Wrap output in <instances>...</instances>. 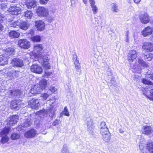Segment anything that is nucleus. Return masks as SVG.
<instances>
[{"label":"nucleus","instance_id":"obj_1","mask_svg":"<svg viewBox=\"0 0 153 153\" xmlns=\"http://www.w3.org/2000/svg\"><path fill=\"white\" fill-rule=\"evenodd\" d=\"M13 52V49L9 48L7 49L5 54L0 55V65L3 66L8 63L9 58L8 56L12 54Z\"/></svg>","mask_w":153,"mask_h":153},{"label":"nucleus","instance_id":"obj_2","mask_svg":"<svg viewBox=\"0 0 153 153\" xmlns=\"http://www.w3.org/2000/svg\"><path fill=\"white\" fill-rule=\"evenodd\" d=\"M137 141L139 143V148L141 152L143 153L146 152V147H145V140L141 135H138Z\"/></svg>","mask_w":153,"mask_h":153},{"label":"nucleus","instance_id":"obj_3","mask_svg":"<svg viewBox=\"0 0 153 153\" xmlns=\"http://www.w3.org/2000/svg\"><path fill=\"white\" fill-rule=\"evenodd\" d=\"M36 12L39 17H45L48 15L49 11L47 8L41 7H38Z\"/></svg>","mask_w":153,"mask_h":153},{"label":"nucleus","instance_id":"obj_4","mask_svg":"<svg viewBox=\"0 0 153 153\" xmlns=\"http://www.w3.org/2000/svg\"><path fill=\"white\" fill-rule=\"evenodd\" d=\"M142 82L144 84L148 85L146 86L145 88H143V91L145 92L146 93L149 90H153V84L152 82L146 79L143 78L142 80Z\"/></svg>","mask_w":153,"mask_h":153},{"label":"nucleus","instance_id":"obj_5","mask_svg":"<svg viewBox=\"0 0 153 153\" xmlns=\"http://www.w3.org/2000/svg\"><path fill=\"white\" fill-rule=\"evenodd\" d=\"M85 122L87 126L88 131L90 133L92 132L95 128L93 120L91 118H88L86 120Z\"/></svg>","mask_w":153,"mask_h":153},{"label":"nucleus","instance_id":"obj_6","mask_svg":"<svg viewBox=\"0 0 153 153\" xmlns=\"http://www.w3.org/2000/svg\"><path fill=\"white\" fill-rule=\"evenodd\" d=\"M11 64L14 67H21L24 65L23 60L17 58H13L12 60Z\"/></svg>","mask_w":153,"mask_h":153},{"label":"nucleus","instance_id":"obj_7","mask_svg":"<svg viewBox=\"0 0 153 153\" xmlns=\"http://www.w3.org/2000/svg\"><path fill=\"white\" fill-rule=\"evenodd\" d=\"M18 44L20 48L24 49H28L30 46V42L25 39L19 40Z\"/></svg>","mask_w":153,"mask_h":153},{"label":"nucleus","instance_id":"obj_8","mask_svg":"<svg viewBox=\"0 0 153 153\" xmlns=\"http://www.w3.org/2000/svg\"><path fill=\"white\" fill-rule=\"evenodd\" d=\"M142 132L143 134L150 137L153 135V129L150 126H144L142 128Z\"/></svg>","mask_w":153,"mask_h":153},{"label":"nucleus","instance_id":"obj_9","mask_svg":"<svg viewBox=\"0 0 153 153\" xmlns=\"http://www.w3.org/2000/svg\"><path fill=\"white\" fill-rule=\"evenodd\" d=\"M137 57V52L134 50H131L129 51L127 55L128 60L130 63L132 62Z\"/></svg>","mask_w":153,"mask_h":153},{"label":"nucleus","instance_id":"obj_10","mask_svg":"<svg viewBox=\"0 0 153 153\" xmlns=\"http://www.w3.org/2000/svg\"><path fill=\"white\" fill-rule=\"evenodd\" d=\"M39 100L38 99H32L28 102V105L33 109H37L40 105Z\"/></svg>","mask_w":153,"mask_h":153},{"label":"nucleus","instance_id":"obj_11","mask_svg":"<svg viewBox=\"0 0 153 153\" xmlns=\"http://www.w3.org/2000/svg\"><path fill=\"white\" fill-rule=\"evenodd\" d=\"M141 34L144 36H147L152 34L153 37V27L148 26L145 27L141 31Z\"/></svg>","mask_w":153,"mask_h":153},{"label":"nucleus","instance_id":"obj_12","mask_svg":"<svg viewBox=\"0 0 153 153\" xmlns=\"http://www.w3.org/2000/svg\"><path fill=\"white\" fill-rule=\"evenodd\" d=\"M18 119V116L16 115L10 117L7 121V125L10 126H13L17 123Z\"/></svg>","mask_w":153,"mask_h":153},{"label":"nucleus","instance_id":"obj_13","mask_svg":"<svg viewBox=\"0 0 153 153\" xmlns=\"http://www.w3.org/2000/svg\"><path fill=\"white\" fill-rule=\"evenodd\" d=\"M139 19L140 22L144 24L148 23L150 21L149 16L146 13L140 14L139 16Z\"/></svg>","mask_w":153,"mask_h":153},{"label":"nucleus","instance_id":"obj_14","mask_svg":"<svg viewBox=\"0 0 153 153\" xmlns=\"http://www.w3.org/2000/svg\"><path fill=\"white\" fill-rule=\"evenodd\" d=\"M35 26L37 30L43 31L45 29V24L42 20L36 21L35 22Z\"/></svg>","mask_w":153,"mask_h":153},{"label":"nucleus","instance_id":"obj_15","mask_svg":"<svg viewBox=\"0 0 153 153\" xmlns=\"http://www.w3.org/2000/svg\"><path fill=\"white\" fill-rule=\"evenodd\" d=\"M142 48L147 52H151L153 51V44L150 42H146L143 44Z\"/></svg>","mask_w":153,"mask_h":153},{"label":"nucleus","instance_id":"obj_16","mask_svg":"<svg viewBox=\"0 0 153 153\" xmlns=\"http://www.w3.org/2000/svg\"><path fill=\"white\" fill-rule=\"evenodd\" d=\"M36 134V131L34 129H32L25 132L24 134V136L26 138H29L34 137Z\"/></svg>","mask_w":153,"mask_h":153},{"label":"nucleus","instance_id":"obj_17","mask_svg":"<svg viewBox=\"0 0 153 153\" xmlns=\"http://www.w3.org/2000/svg\"><path fill=\"white\" fill-rule=\"evenodd\" d=\"M30 70L34 73L39 74H41L42 72L41 67L37 64L33 65L31 67Z\"/></svg>","mask_w":153,"mask_h":153},{"label":"nucleus","instance_id":"obj_18","mask_svg":"<svg viewBox=\"0 0 153 153\" xmlns=\"http://www.w3.org/2000/svg\"><path fill=\"white\" fill-rule=\"evenodd\" d=\"M9 11L12 15H17L20 14L21 12L20 8L15 6L11 7L9 9Z\"/></svg>","mask_w":153,"mask_h":153},{"label":"nucleus","instance_id":"obj_19","mask_svg":"<svg viewBox=\"0 0 153 153\" xmlns=\"http://www.w3.org/2000/svg\"><path fill=\"white\" fill-rule=\"evenodd\" d=\"M20 102L18 100H13L11 101L10 107L13 109L15 110H18L20 107Z\"/></svg>","mask_w":153,"mask_h":153},{"label":"nucleus","instance_id":"obj_20","mask_svg":"<svg viewBox=\"0 0 153 153\" xmlns=\"http://www.w3.org/2000/svg\"><path fill=\"white\" fill-rule=\"evenodd\" d=\"M30 24L27 21H23L20 22L19 27L23 30H26L30 27Z\"/></svg>","mask_w":153,"mask_h":153},{"label":"nucleus","instance_id":"obj_21","mask_svg":"<svg viewBox=\"0 0 153 153\" xmlns=\"http://www.w3.org/2000/svg\"><path fill=\"white\" fill-rule=\"evenodd\" d=\"M42 91L38 85H35L33 88L31 89L30 92L32 94H38Z\"/></svg>","mask_w":153,"mask_h":153},{"label":"nucleus","instance_id":"obj_22","mask_svg":"<svg viewBox=\"0 0 153 153\" xmlns=\"http://www.w3.org/2000/svg\"><path fill=\"white\" fill-rule=\"evenodd\" d=\"M146 149L149 153H153V142L149 141L146 144Z\"/></svg>","mask_w":153,"mask_h":153},{"label":"nucleus","instance_id":"obj_23","mask_svg":"<svg viewBox=\"0 0 153 153\" xmlns=\"http://www.w3.org/2000/svg\"><path fill=\"white\" fill-rule=\"evenodd\" d=\"M130 67L132 68V71L133 72L137 73L138 74L141 73V69L140 68H137L138 66L137 63H135L134 65H133V64H131Z\"/></svg>","mask_w":153,"mask_h":153},{"label":"nucleus","instance_id":"obj_24","mask_svg":"<svg viewBox=\"0 0 153 153\" xmlns=\"http://www.w3.org/2000/svg\"><path fill=\"white\" fill-rule=\"evenodd\" d=\"M143 94L149 100L153 101V90H149L146 93L145 91H143Z\"/></svg>","mask_w":153,"mask_h":153},{"label":"nucleus","instance_id":"obj_25","mask_svg":"<svg viewBox=\"0 0 153 153\" xmlns=\"http://www.w3.org/2000/svg\"><path fill=\"white\" fill-rule=\"evenodd\" d=\"M9 36L12 38H18L20 35V33L16 31L12 30L9 33Z\"/></svg>","mask_w":153,"mask_h":153},{"label":"nucleus","instance_id":"obj_26","mask_svg":"<svg viewBox=\"0 0 153 153\" xmlns=\"http://www.w3.org/2000/svg\"><path fill=\"white\" fill-rule=\"evenodd\" d=\"M107 74L108 75V80H110V83L112 85L115 84V78L112 76L111 72V71H108L107 72Z\"/></svg>","mask_w":153,"mask_h":153},{"label":"nucleus","instance_id":"obj_27","mask_svg":"<svg viewBox=\"0 0 153 153\" xmlns=\"http://www.w3.org/2000/svg\"><path fill=\"white\" fill-rule=\"evenodd\" d=\"M102 137L105 143H108L111 139V134L110 133L102 135Z\"/></svg>","mask_w":153,"mask_h":153},{"label":"nucleus","instance_id":"obj_28","mask_svg":"<svg viewBox=\"0 0 153 153\" xmlns=\"http://www.w3.org/2000/svg\"><path fill=\"white\" fill-rule=\"evenodd\" d=\"M53 15H54V13L53 12L52 13H48V14L46 17V20L49 23L52 22V21L54 20V18Z\"/></svg>","mask_w":153,"mask_h":153},{"label":"nucleus","instance_id":"obj_29","mask_svg":"<svg viewBox=\"0 0 153 153\" xmlns=\"http://www.w3.org/2000/svg\"><path fill=\"white\" fill-rule=\"evenodd\" d=\"M39 87L40 89H42V91L43 89H44L47 85V81L45 79H43L41 80L39 82Z\"/></svg>","mask_w":153,"mask_h":153},{"label":"nucleus","instance_id":"obj_30","mask_svg":"<svg viewBox=\"0 0 153 153\" xmlns=\"http://www.w3.org/2000/svg\"><path fill=\"white\" fill-rule=\"evenodd\" d=\"M43 49V46L42 44H37L34 47V51L37 52H40Z\"/></svg>","mask_w":153,"mask_h":153},{"label":"nucleus","instance_id":"obj_31","mask_svg":"<svg viewBox=\"0 0 153 153\" xmlns=\"http://www.w3.org/2000/svg\"><path fill=\"white\" fill-rule=\"evenodd\" d=\"M37 3V2L35 1H33L27 3V6L28 9H31L32 7H34L36 5Z\"/></svg>","mask_w":153,"mask_h":153},{"label":"nucleus","instance_id":"obj_32","mask_svg":"<svg viewBox=\"0 0 153 153\" xmlns=\"http://www.w3.org/2000/svg\"><path fill=\"white\" fill-rule=\"evenodd\" d=\"M10 93L12 95L17 96H20L21 92L20 90L14 89L10 91Z\"/></svg>","mask_w":153,"mask_h":153},{"label":"nucleus","instance_id":"obj_33","mask_svg":"<svg viewBox=\"0 0 153 153\" xmlns=\"http://www.w3.org/2000/svg\"><path fill=\"white\" fill-rule=\"evenodd\" d=\"M48 111L47 110L43 109L38 111L37 113V114L39 115L41 117H43L45 116V115H46L48 113Z\"/></svg>","mask_w":153,"mask_h":153},{"label":"nucleus","instance_id":"obj_34","mask_svg":"<svg viewBox=\"0 0 153 153\" xmlns=\"http://www.w3.org/2000/svg\"><path fill=\"white\" fill-rule=\"evenodd\" d=\"M118 6L115 3H113L111 4V9L112 11L114 13H117L119 11V9L118 8Z\"/></svg>","mask_w":153,"mask_h":153},{"label":"nucleus","instance_id":"obj_35","mask_svg":"<svg viewBox=\"0 0 153 153\" xmlns=\"http://www.w3.org/2000/svg\"><path fill=\"white\" fill-rule=\"evenodd\" d=\"M41 36L38 35H36L32 37L31 39L34 42H39L41 41Z\"/></svg>","mask_w":153,"mask_h":153},{"label":"nucleus","instance_id":"obj_36","mask_svg":"<svg viewBox=\"0 0 153 153\" xmlns=\"http://www.w3.org/2000/svg\"><path fill=\"white\" fill-rule=\"evenodd\" d=\"M32 121L30 118H28L26 120L24 123L22 125L23 127H27L30 126L32 124Z\"/></svg>","mask_w":153,"mask_h":153},{"label":"nucleus","instance_id":"obj_37","mask_svg":"<svg viewBox=\"0 0 153 153\" xmlns=\"http://www.w3.org/2000/svg\"><path fill=\"white\" fill-rule=\"evenodd\" d=\"M138 62L139 64L144 68H147L149 67L148 65L141 58H138Z\"/></svg>","mask_w":153,"mask_h":153},{"label":"nucleus","instance_id":"obj_38","mask_svg":"<svg viewBox=\"0 0 153 153\" xmlns=\"http://www.w3.org/2000/svg\"><path fill=\"white\" fill-rule=\"evenodd\" d=\"M9 129L7 128H4L0 133V136L7 135L8 133Z\"/></svg>","mask_w":153,"mask_h":153},{"label":"nucleus","instance_id":"obj_39","mask_svg":"<svg viewBox=\"0 0 153 153\" xmlns=\"http://www.w3.org/2000/svg\"><path fill=\"white\" fill-rule=\"evenodd\" d=\"M25 16L28 19H31L33 16V13L31 11L27 10L25 12Z\"/></svg>","mask_w":153,"mask_h":153},{"label":"nucleus","instance_id":"obj_40","mask_svg":"<svg viewBox=\"0 0 153 153\" xmlns=\"http://www.w3.org/2000/svg\"><path fill=\"white\" fill-rule=\"evenodd\" d=\"M20 137V134L16 133H14L12 134L11 136V139L14 140L19 139Z\"/></svg>","mask_w":153,"mask_h":153},{"label":"nucleus","instance_id":"obj_41","mask_svg":"<svg viewBox=\"0 0 153 153\" xmlns=\"http://www.w3.org/2000/svg\"><path fill=\"white\" fill-rule=\"evenodd\" d=\"M62 153H70L68 149L67 145L65 144L63 145V147L62 149Z\"/></svg>","mask_w":153,"mask_h":153},{"label":"nucleus","instance_id":"obj_42","mask_svg":"<svg viewBox=\"0 0 153 153\" xmlns=\"http://www.w3.org/2000/svg\"><path fill=\"white\" fill-rule=\"evenodd\" d=\"M9 140V138L7 136V135H5L2 137L1 142L2 144H4L8 142Z\"/></svg>","mask_w":153,"mask_h":153},{"label":"nucleus","instance_id":"obj_43","mask_svg":"<svg viewBox=\"0 0 153 153\" xmlns=\"http://www.w3.org/2000/svg\"><path fill=\"white\" fill-rule=\"evenodd\" d=\"M109 133L110 132L108 128H104L103 129H100V133L101 135Z\"/></svg>","mask_w":153,"mask_h":153},{"label":"nucleus","instance_id":"obj_44","mask_svg":"<svg viewBox=\"0 0 153 153\" xmlns=\"http://www.w3.org/2000/svg\"><path fill=\"white\" fill-rule=\"evenodd\" d=\"M62 114L64 115L67 116H69V112L66 106L64 107V109L62 113Z\"/></svg>","mask_w":153,"mask_h":153},{"label":"nucleus","instance_id":"obj_45","mask_svg":"<svg viewBox=\"0 0 153 153\" xmlns=\"http://www.w3.org/2000/svg\"><path fill=\"white\" fill-rule=\"evenodd\" d=\"M105 128H108L106 125V123L104 121H102L101 122L100 125V129H103Z\"/></svg>","mask_w":153,"mask_h":153},{"label":"nucleus","instance_id":"obj_46","mask_svg":"<svg viewBox=\"0 0 153 153\" xmlns=\"http://www.w3.org/2000/svg\"><path fill=\"white\" fill-rule=\"evenodd\" d=\"M93 13L94 14H96L98 12V9L96 5L91 6Z\"/></svg>","mask_w":153,"mask_h":153},{"label":"nucleus","instance_id":"obj_47","mask_svg":"<svg viewBox=\"0 0 153 153\" xmlns=\"http://www.w3.org/2000/svg\"><path fill=\"white\" fill-rule=\"evenodd\" d=\"M74 64L75 66L76 70L77 71L80 68V65L79 63V61L77 60V59H76L74 62Z\"/></svg>","mask_w":153,"mask_h":153},{"label":"nucleus","instance_id":"obj_48","mask_svg":"<svg viewBox=\"0 0 153 153\" xmlns=\"http://www.w3.org/2000/svg\"><path fill=\"white\" fill-rule=\"evenodd\" d=\"M20 74V72L19 71H14L12 73V76L15 77H17L19 76Z\"/></svg>","mask_w":153,"mask_h":153},{"label":"nucleus","instance_id":"obj_49","mask_svg":"<svg viewBox=\"0 0 153 153\" xmlns=\"http://www.w3.org/2000/svg\"><path fill=\"white\" fill-rule=\"evenodd\" d=\"M20 25V22L18 21L15 22L11 24V27H13L14 28H16L19 26Z\"/></svg>","mask_w":153,"mask_h":153},{"label":"nucleus","instance_id":"obj_50","mask_svg":"<svg viewBox=\"0 0 153 153\" xmlns=\"http://www.w3.org/2000/svg\"><path fill=\"white\" fill-rule=\"evenodd\" d=\"M146 59H148V60L150 61L153 58V55L152 53H149V54L146 55Z\"/></svg>","mask_w":153,"mask_h":153},{"label":"nucleus","instance_id":"obj_51","mask_svg":"<svg viewBox=\"0 0 153 153\" xmlns=\"http://www.w3.org/2000/svg\"><path fill=\"white\" fill-rule=\"evenodd\" d=\"M49 95L47 93L43 94H41V97L43 99L45 100L49 97Z\"/></svg>","mask_w":153,"mask_h":153},{"label":"nucleus","instance_id":"obj_52","mask_svg":"<svg viewBox=\"0 0 153 153\" xmlns=\"http://www.w3.org/2000/svg\"><path fill=\"white\" fill-rule=\"evenodd\" d=\"M7 6L6 4L4 3H3L0 4V8L3 10H5L7 8Z\"/></svg>","mask_w":153,"mask_h":153},{"label":"nucleus","instance_id":"obj_53","mask_svg":"<svg viewBox=\"0 0 153 153\" xmlns=\"http://www.w3.org/2000/svg\"><path fill=\"white\" fill-rule=\"evenodd\" d=\"M43 61L44 62V65H46V62H48L49 61V59L48 57H45L43 56L42 58Z\"/></svg>","mask_w":153,"mask_h":153},{"label":"nucleus","instance_id":"obj_54","mask_svg":"<svg viewBox=\"0 0 153 153\" xmlns=\"http://www.w3.org/2000/svg\"><path fill=\"white\" fill-rule=\"evenodd\" d=\"M60 123V121L59 120H56L53 122L52 125L54 126H55L56 125L59 124Z\"/></svg>","mask_w":153,"mask_h":153},{"label":"nucleus","instance_id":"obj_55","mask_svg":"<svg viewBox=\"0 0 153 153\" xmlns=\"http://www.w3.org/2000/svg\"><path fill=\"white\" fill-rule=\"evenodd\" d=\"M91 7L95 5L96 3L95 0H89Z\"/></svg>","mask_w":153,"mask_h":153},{"label":"nucleus","instance_id":"obj_56","mask_svg":"<svg viewBox=\"0 0 153 153\" xmlns=\"http://www.w3.org/2000/svg\"><path fill=\"white\" fill-rule=\"evenodd\" d=\"M51 74L52 73L51 72L47 71L45 72L44 76H45L48 77L51 75Z\"/></svg>","mask_w":153,"mask_h":153},{"label":"nucleus","instance_id":"obj_57","mask_svg":"<svg viewBox=\"0 0 153 153\" xmlns=\"http://www.w3.org/2000/svg\"><path fill=\"white\" fill-rule=\"evenodd\" d=\"M50 90L53 93L56 91V89L53 86H51L50 88Z\"/></svg>","mask_w":153,"mask_h":153},{"label":"nucleus","instance_id":"obj_58","mask_svg":"<svg viewBox=\"0 0 153 153\" xmlns=\"http://www.w3.org/2000/svg\"><path fill=\"white\" fill-rule=\"evenodd\" d=\"M49 0H40V2L42 4H45L47 3Z\"/></svg>","mask_w":153,"mask_h":153},{"label":"nucleus","instance_id":"obj_59","mask_svg":"<svg viewBox=\"0 0 153 153\" xmlns=\"http://www.w3.org/2000/svg\"><path fill=\"white\" fill-rule=\"evenodd\" d=\"M55 110L54 109H53V108H51L49 109V111L50 113H51V114H53L55 112Z\"/></svg>","mask_w":153,"mask_h":153},{"label":"nucleus","instance_id":"obj_60","mask_svg":"<svg viewBox=\"0 0 153 153\" xmlns=\"http://www.w3.org/2000/svg\"><path fill=\"white\" fill-rule=\"evenodd\" d=\"M34 31L33 30H30L29 32V33L31 35H33L34 34Z\"/></svg>","mask_w":153,"mask_h":153},{"label":"nucleus","instance_id":"obj_61","mask_svg":"<svg viewBox=\"0 0 153 153\" xmlns=\"http://www.w3.org/2000/svg\"><path fill=\"white\" fill-rule=\"evenodd\" d=\"M138 77L139 76L137 75H135L134 76L133 79L134 80H137V79L138 78Z\"/></svg>","mask_w":153,"mask_h":153},{"label":"nucleus","instance_id":"obj_62","mask_svg":"<svg viewBox=\"0 0 153 153\" xmlns=\"http://www.w3.org/2000/svg\"><path fill=\"white\" fill-rule=\"evenodd\" d=\"M129 32L127 31L126 33V37H129Z\"/></svg>","mask_w":153,"mask_h":153},{"label":"nucleus","instance_id":"obj_63","mask_svg":"<svg viewBox=\"0 0 153 153\" xmlns=\"http://www.w3.org/2000/svg\"><path fill=\"white\" fill-rule=\"evenodd\" d=\"M141 0H134V2L136 4H138Z\"/></svg>","mask_w":153,"mask_h":153},{"label":"nucleus","instance_id":"obj_64","mask_svg":"<svg viewBox=\"0 0 153 153\" xmlns=\"http://www.w3.org/2000/svg\"><path fill=\"white\" fill-rule=\"evenodd\" d=\"M3 26L0 23V31L2 30L3 29Z\"/></svg>","mask_w":153,"mask_h":153}]
</instances>
